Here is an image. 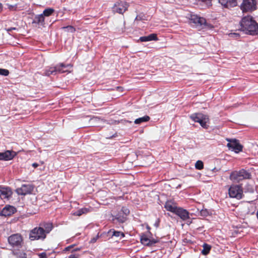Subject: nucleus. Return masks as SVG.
Listing matches in <instances>:
<instances>
[{"mask_svg":"<svg viewBox=\"0 0 258 258\" xmlns=\"http://www.w3.org/2000/svg\"><path fill=\"white\" fill-rule=\"evenodd\" d=\"M240 30L246 34H258V24L251 16L243 17L240 22Z\"/></svg>","mask_w":258,"mask_h":258,"instance_id":"nucleus-1","label":"nucleus"},{"mask_svg":"<svg viewBox=\"0 0 258 258\" xmlns=\"http://www.w3.org/2000/svg\"><path fill=\"white\" fill-rule=\"evenodd\" d=\"M244 190L245 192L253 193L254 191V187L252 185L246 184L244 187Z\"/></svg>","mask_w":258,"mask_h":258,"instance_id":"nucleus-29","label":"nucleus"},{"mask_svg":"<svg viewBox=\"0 0 258 258\" xmlns=\"http://www.w3.org/2000/svg\"><path fill=\"white\" fill-rule=\"evenodd\" d=\"M32 166L34 167V168H36L38 166V164L37 163H34L32 164Z\"/></svg>","mask_w":258,"mask_h":258,"instance_id":"nucleus-41","label":"nucleus"},{"mask_svg":"<svg viewBox=\"0 0 258 258\" xmlns=\"http://www.w3.org/2000/svg\"><path fill=\"white\" fill-rule=\"evenodd\" d=\"M201 215L204 217H206L209 215V212L207 210H202L200 212Z\"/></svg>","mask_w":258,"mask_h":258,"instance_id":"nucleus-34","label":"nucleus"},{"mask_svg":"<svg viewBox=\"0 0 258 258\" xmlns=\"http://www.w3.org/2000/svg\"><path fill=\"white\" fill-rule=\"evenodd\" d=\"M39 258H47L46 254L45 252H42L39 254Z\"/></svg>","mask_w":258,"mask_h":258,"instance_id":"nucleus-37","label":"nucleus"},{"mask_svg":"<svg viewBox=\"0 0 258 258\" xmlns=\"http://www.w3.org/2000/svg\"><path fill=\"white\" fill-rule=\"evenodd\" d=\"M17 30V28H15V27H10L9 28H8L7 29V31L8 32H10V31H12V30Z\"/></svg>","mask_w":258,"mask_h":258,"instance_id":"nucleus-39","label":"nucleus"},{"mask_svg":"<svg viewBox=\"0 0 258 258\" xmlns=\"http://www.w3.org/2000/svg\"><path fill=\"white\" fill-rule=\"evenodd\" d=\"M251 177V173L244 169L232 172L229 176L231 180L236 182H239L244 179H250Z\"/></svg>","mask_w":258,"mask_h":258,"instance_id":"nucleus-3","label":"nucleus"},{"mask_svg":"<svg viewBox=\"0 0 258 258\" xmlns=\"http://www.w3.org/2000/svg\"><path fill=\"white\" fill-rule=\"evenodd\" d=\"M115 137V135H113V136H111V137H107L106 138H107V139H110V138H112V137Z\"/></svg>","mask_w":258,"mask_h":258,"instance_id":"nucleus-45","label":"nucleus"},{"mask_svg":"<svg viewBox=\"0 0 258 258\" xmlns=\"http://www.w3.org/2000/svg\"><path fill=\"white\" fill-rule=\"evenodd\" d=\"M228 194L230 198L240 200L243 197V189L240 185L233 184L229 187Z\"/></svg>","mask_w":258,"mask_h":258,"instance_id":"nucleus-7","label":"nucleus"},{"mask_svg":"<svg viewBox=\"0 0 258 258\" xmlns=\"http://www.w3.org/2000/svg\"><path fill=\"white\" fill-rule=\"evenodd\" d=\"M229 35L230 36V37H233V38H237V37H238L239 36V34L237 33H230L229 34Z\"/></svg>","mask_w":258,"mask_h":258,"instance_id":"nucleus-35","label":"nucleus"},{"mask_svg":"<svg viewBox=\"0 0 258 258\" xmlns=\"http://www.w3.org/2000/svg\"><path fill=\"white\" fill-rule=\"evenodd\" d=\"M159 223H160V221L158 219L156 220L155 223L154 224V226L156 227V228H158L159 226Z\"/></svg>","mask_w":258,"mask_h":258,"instance_id":"nucleus-36","label":"nucleus"},{"mask_svg":"<svg viewBox=\"0 0 258 258\" xmlns=\"http://www.w3.org/2000/svg\"><path fill=\"white\" fill-rule=\"evenodd\" d=\"M108 233L109 235H111V237L114 236L117 238H119L120 239L125 236V235L123 232L119 231H116L114 229H110L108 231Z\"/></svg>","mask_w":258,"mask_h":258,"instance_id":"nucleus-22","label":"nucleus"},{"mask_svg":"<svg viewBox=\"0 0 258 258\" xmlns=\"http://www.w3.org/2000/svg\"><path fill=\"white\" fill-rule=\"evenodd\" d=\"M10 245L13 247L20 248L23 243V237L20 234L16 233L11 235L8 237Z\"/></svg>","mask_w":258,"mask_h":258,"instance_id":"nucleus-9","label":"nucleus"},{"mask_svg":"<svg viewBox=\"0 0 258 258\" xmlns=\"http://www.w3.org/2000/svg\"><path fill=\"white\" fill-rule=\"evenodd\" d=\"M55 70L54 67L46 68L44 70V74L46 76H49L51 75H55Z\"/></svg>","mask_w":258,"mask_h":258,"instance_id":"nucleus-28","label":"nucleus"},{"mask_svg":"<svg viewBox=\"0 0 258 258\" xmlns=\"http://www.w3.org/2000/svg\"><path fill=\"white\" fill-rule=\"evenodd\" d=\"M34 187V185L32 184H24L22 185L21 187L16 189V192L19 195L25 196L31 194Z\"/></svg>","mask_w":258,"mask_h":258,"instance_id":"nucleus-11","label":"nucleus"},{"mask_svg":"<svg viewBox=\"0 0 258 258\" xmlns=\"http://www.w3.org/2000/svg\"><path fill=\"white\" fill-rule=\"evenodd\" d=\"M29 239L31 241L34 240H43L46 238V235L44 233V229L42 227H36L29 232Z\"/></svg>","mask_w":258,"mask_h":258,"instance_id":"nucleus-6","label":"nucleus"},{"mask_svg":"<svg viewBox=\"0 0 258 258\" xmlns=\"http://www.w3.org/2000/svg\"><path fill=\"white\" fill-rule=\"evenodd\" d=\"M90 211V209L88 208H83L78 210L77 211L73 213V215L74 216H81L83 214H85L89 213Z\"/></svg>","mask_w":258,"mask_h":258,"instance_id":"nucleus-25","label":"nucleus"},{"mask_svg":"<svg viewBox=\"0 0 258 258\" xmlns=\"http://www.w3.org/2000/svg\"><path fill=\"white\" fill-rule=\"evenodd\" d=\"M256 0H243L240 9L243 12H251L256 9Z\"/></svg>","mask_w":258,"mask_h":258,"instance_id":"nucleus-8","label":"nucleus"},{"mask_svg":"<svg viewBox=\"0 0 258 258\" xmlns=\"http://www.w3.org/2000/svg\"><path fill=\"white\" fill-rule=\"evenodd\" d=\"M12 195V191L9 187H0V198L2 199H8Z\"/></svg>","mask_w":258,"mask_h":258,"instance_id":"nucleus-19","label":"nucleus"},{"mask_svg":"<svg viewBox=\"0 0 258 258\" xmlns=\"http://www.w3.org/2000/svg\"><path fill=\"white\" fill-rule=\"evenodd\" d=\"M79 250H80V248H76V249H74L73 251H78Z\"/></svg>","mask_w":258,"mask_h":258,"instance_id":"nucleus-46","label":"nucleus"},{"mask_svg":"<svg viewBox=\"0 0 258 258\" xmlns=\"http://www.w3.org/2000/svg\"><path fill=\"white\" fill-rule=\"evenodd\" d=\"M158 39L157 35L155 33L151 34L148 36H142L139 38V40L141 42L156 41L158 40Z\"/></svg>","mask_w":258,"mask_h":258,"instance_id":"nucleus-20","label":"nucleus"},{"mask_svg":"<svg viewBox=\"0 0 258 258\" xmlns=\"http://www.w3.org/2000/svg\"><path fill=\"white\" fill-rule=\"evenodd\" d=\"M54 9L52 8H47L45 9L43 13L41 14L42 16L44 17V16L48 17L52 14V13L54 12Z\"/></svg>","mask_w":258,"mask_h":258,"instance_id":"nucleus-30","label":"nucleus"},{"mask_svg":"<svg viewBox=\"0 0 258 258\" xmlns=\"http://www.w3.org/2000/svg\"><path fill=\"white\" fill-rule=\"evenodd\" d=\"M190 23L193 26L201 29H212L214 27L207 22L206 20L202 17L196 14H191L189 18Z\"/></svg>","mask_w":258,"mask_h":258,"instance_id":"nucleus-2","label":"nucleus"},{"mask_svg":"<svg viewBox=\"0 0 258 258\" xmlns=\"http://www.w3.org/2000/svg\"><path fill=\"white\" fill-rule=\"evenodd\" d=\"M183 221H186L189 219V213L185 209L178 207L175 213Z\"/></svg>","mask_w":258,"mask_h":258,"instance_id":"nucleus-16","label":"nucleus"},{"mask_svg":"<svg viewBox=\"0 0 258 258\" xmlns=\"http://www.w3.org/2000/svg\"><path fill=\"white\" fill-rule=\"evenodd\" d=\"M16 211V208L13 206L8 205L4 207L0 212V216L8 217L11 216Z\"/></svg>","mask_w":258,"mask_h":258,"instance_id":"nucleus-15","label":"nucleus"},{"mask_svg":"<svg viewBox=\"0 0 258 258\" xmlns=\"http://www.w3.org/2000/svg\"><path fill=\"white\" fill-rule=\"evenodd\" d=\"M150 118L148 115H145L142 117L136 119L134 122L136 124H141L142 122H147L150 120Z\"/></svg>","mask_w":258,"mask_h":258,"instance_id":"nucleus-27","label":"nucleus"},{"mask_svg":"<svg viewBox=\"0 0 258 258\" xmlns=\"http://www.w3.org/2000/svg\"><path fill=\"white\" fill-rule=\"evenodd\" d=\"M129 214V209L125 207H122L116 215L112 216V221L114 224L123 223L127 220V216Z\"/></svg>","mask_w":258,"mask_h":258,"instance_id":"nucleus-5","label":"nucleus"},{"mask_svg":"<svg viewBox=\"0 0 258 258\" xmlns=\"http://www.w3.org/2000/svg\"><path fill=\"white\" fill-rule=\"evenodd\" d=\"M17 155V153L13 150H7L0 152V160L9 161L12 160Z\"/></svg>","mask_w":258,"mask_h":258,"instance_id":"nucleus-13","label":"nucleus"},{"mask_svg":"<svg viewBox=\"0 0 258 258\" xmlns=\"http://www.w3.org/2000/svg\"><path fill=\"white\" fill-rule=\"evenodd\" d=\"M32 23L43 26L44 24V17L41 14L37 15L35 16Z\"/></svg>","mask_w":258,"mask_h":258,"instance_id":"nucleus-24","label":"nucleus"},{"mask_svg":"<svg viewBox=\"0 0 258 258\" xmlns=\"http://www.w3.org/2000/svg\"><path fill=\"white\" fill-rule=\"evenodd\" d=\"M3 10V5L2 4L0 3V11H2Z\"/></svg>","mask_w":258,"mask_h":258,"instance_id":"nucleus-43","label":"nucleus"},{"mask_svg":"<svg viewBox=\"0 0 258 258\" xmlns=\"http://www.w3.org/2000/svg\"><path fill=\"white\" fill-rule=\"evenodd\" d=\"M147 229L148 230H150L151 228H150V227L148 225H147Z\"/></svg>","mask_w":258,"mask_h":258,"instance_id":"nucleus-47","label":"nucleus"},{"mask_svg":"<svg viewBox=\"0 0 258 258\" xmlns=\"http://www.w3.org/2000/svg\"><path fill=\"white\" fill-rule=\"evenodd\" d=\"M195 168L198 170H201L204 168V163L201 160H198L195 164Z\"/></svg>","mask_w":258,"mask_h":258,"instance_id":"nucleus-31","label":"nucleus"},{"mask_svg":"<svg viewBox=\"0 0 258 258\" xmlns=\"http://www.w3.org/2000/svg\"><path fill=\"white\" fill-rule=\"evenodd\" d=\"M127 9V4L124 2H120L116 3L112 8L113 12L122 14Z\"/></svg>","mask_w":258,"mask_h":258,"instance_id":"nucleus-12","label":"nucleus"},{"mask_svg":"<svg viewBox=\"0 0 258 258\" xmlns=\"http://www.w3.org/2000/svg\"><path fill=\"white\" fill-rule=\"evenodd\" d=\"M203 249L201 250V253L204 255H207L211 249V246L207 243H204L203 245Z\"/></svg>","mask_w":258,"mask_h":258,"instance_id":"nucleus-26","label":"nucleus"},{"mask_svg":"<svg viewBox=\"0 0 258 258\" xmlns=\"http://www.w3.org/2000/svg\"><path fill=\"white\" fill-rule=\"evenodd\" d=\"M164 208L167 211L175 214L178 207L176 206L171 201H167L164 205Z\"/></svg>","mask_w":258,"mask_h":258,"instance_id":"nucleus-21","label":"nucleus"},{"mask_svg":"<svg viewBox=\"0 0 258 258\" xmlns=\"http://www.w3.org/2000/svg\"><path fill=\"white\" fill-rule=\"evenodd\" d=\"M190 118L194 122H199L203 128L207 129L209 125V118L207 115L202 113H194L190 115Z\"/></svg>","mask_w":258,"mask_h":258,"instance_id":"nucleus-4","label":"nucleus"},{"mask_svg":"<svg viewBox=\"0 0 258 258\" xmlns=\"http://www.w3.org/2000/svg\"><path fill=\"white\" fill-rule=\"evenodd\" d=\"M226 140L229 142L227 146L228 147L229 150L232 151H234L236 153H238L242 151L243 146L239 143L238 140L235 139H227Z\"/></svg>","mask_w":258,"mask_h":258,"instance_id":"nucleus-10","label":"nucleus"},{"mask_svg":"<svg viewBox=\"0 0 258 258\" xmlns=\"http://www.w3.org/2000/svg\"><path fill=\"white\" fill-rule=\"evenodd\" d=\"M140 240L142 244L149 246H152L158 242V240L156 239L149 238L148 236L144 234L141 236Z\"/></svg>","mask_w":258,"mask_h":258,"instance_id":"nucleus-14","label":"nucleus"},{"mask_svg":"<svg viewBox=\"0 0 258 258\" xmlns=\"http://www.w3.org/2000/svg\"><path fill=\"white\" fill-rule=\"evenodd\" d=\"M97 239V237H96V238L94 237V238H92L91 239V242H95L96 241Z\"/></svg>","mask_w":258,"mask_h":258,"instance_id":"nucleus-42","label":"nucleus"},{"mask_svg":"<svg viewBox=\"0 0 258 258\" xmlns=\"http://www.w3.org/2000/svg\"><path fill=\"white\" fill-rule=\"evenodd\" d=\"M75 245V244H73V245H70V246L66 247L65 249H64V250L65 251L69 250L71 248H73Z\"/></svg>","mask_w":258,"mask_h":258,"instance_id":"nucleus-38","label":"nucleus"},{"mask_svg":"<svg viewBox=\"0 0 258 258\" xmlns=\"http://www.w3.org/2000/svg\"><path fill=\"white\" fill-rule=\"evenodd\" d=\"M62 29H65L68 32H71V33H74L76 31V29L75 28L72 26H65V27H63L62 28Z\"/></svg>","mask_w":258,"mask_h":258,"instance_id":"nucleus-32","label":"nucleus"},{"mask_svg":"<svg viewBox=\"0 0 258 258\" xmlns=\"http://www.w3.org/2000/svg\"><path fill=\"white\" fill-rule=\"evenodd\" d=\"M54 68L56 75L57 73H63L68 72V69L71 68V66L63 63H60L54 66Z\"/></svg>","mask_w":258,"mask_h":258,"instance_id":"nucleus-17","label":"nucleus"},{"mask_svg":"<svg viewBox=\"0 0 258 258\" xmlns=\"http://www.w3.org/2000/svg\"><path fill=\"white\" fill-rule=\"evenodd\" d=\"M14 8V6L12 5H10L9 7V9L12 10Z\"/></svg>","mask_w":258,"mask_h":258,"instance_id":"nucleus-44","label":"nucleus"},{"mask_svg":"<svg viewBox=\"0 0 258 258\" xmlns=\"http://www.w3.org/2000/svg\"><path fill=\"white\" fill-rule=\"evenodd\" d=\"M219 3L224 8L230 9L237 5V0H218Z\"/></svg>","mask_w":258,"mask_h":258,"instance_id":"nucleus-18","label":"nucleus"},{"mask_svg":"<svg viewBox=\"0 0 258 258\" xmlns=\"http://www.w3.org/2000/svg\"><path fill=\"white\" fill-rule=\"evenodd\" d=\"M9 74V70L4 69H0V75L7 76Z\"/></svg>","mask_w":258,"mask_h":258,"instance_id":"nucleus-33","label":"nucleus"},{"mask_svg":"<svg viewBox=\"0 0 258 258\" xmlns=\"http://www.w3.org/2000/svg\"><path fill=\"white\" fill-rule=\"evenodd\" d=\"M69 258H78V255H77L76 254H71L69 256Z\"/></svg>","mask_w":258,"mask_h":258,"instance_id":"nucleus-40","label":"nucleus"},{"mask_svg":"<svg viewBox=\"0 0 258 258\" xmlns=\"http://www.w3.org/2000/svg\"><path fill=\"white\" fill-rule=\"evenodd\" d=\"M40 227H42L44 229L45 234L49 233L52 229L53 226L51 223H43L40 224Z\"/></svg>","mask_w":258,"mask_h":258,"instance_id":"nucleus-23","label":"nucleus"}]
</instances>
